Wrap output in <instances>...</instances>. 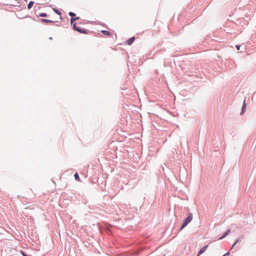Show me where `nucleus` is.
Here are the masks:
<instances>
[{
	"mask_svg": "<svg viewBox=\"0 0 256 256\" xmlns=\"http://www.w3.org/2000/svg\"><path fill=\"white\" fill-rule=\"evenodd\" d=\"M208 246H204L202 248L201 250L199 251L198 256H199L200 254L204 253L206 251Z\"/></svg>",
	"mask_w": 256,
	"mask_h": 256,
	"instance_id": "3",
	"label": "nucleus"
},
{
	"mask_svg": "<svg viewBox=\"0 0 256 256\" xmlns=\"http://www.w3.org/2000/svg\"><path fill=\"white\" fill-rule=\"evenodd\" d=\"M192 215L191 213L188 214V217L184 220L183 224L180 230H182L187 224H188L192 220Z\"/></svg>",
	"mask_w": 256,
	"mask_h": 256,
	"instance_id": "1",
	"label": "nucleus"
},
{
	"mask_svg": "<svg viewBox=\"0 0 256 256\" xmlns=\"http://www.w3.org/2000/svg\"><path fill=\"white\" fill-rule=\"evenodd\" d=\"M22 254L24 256H26L24 252H21Z\"/></svg>",
	"mask_w": 256,
	"mask_h": 256,
	"instance_id": "18",
	"label": "nucleus"
},
{
	"mask_svg": "<svg viewBox=\"0 0 256 256\" xmlns=\"http://www.w3.org/2000/svg\"><path fill=\"white\" fill-rule=\"evenodd\" d=\"M134 40H135V38L134 36L130 38L128 40V42H127L128 44L130 45L134 42Z\"/></svg>",
	"mask_w": 256,
	"mask_h": 256,
	"instance_id": "4",
	"label": "nucleus"
},
{
	"mask_svg": "<svg viewBox=\"0 0 256 256\" xmlns=\"http://www.w3.org/2000/svg\"><path fill=\"white\" fill-rule=\"evenodd\" d=\"M68 14L71 16H74L76 15L75 14L72 12H70Z\"/></svg>",
	"mask_w": 256,
	"mask_h": 256,
	"instance_id": "15",
	"label": "nucleus"
},
{
	"mask_svg": "<svg viewBox=\"0 0 256 256\" xmlns=\"http://www.w3.org/2000/svg\"><path fill=\"white\" fill-rule=\"evenodd\" d=\"M25 1H26V0H24Z\"/></svg>",
	"mask_w": 256,
	"mask_h": 256,
	"instance_id": "19",
	"label": "nucleus"
},
{
	"mask_svg": "<svg viewBox=\"0 0 256 256\" xmlns=\"http://www.w3.org/2000/svg\"><path fill=\"white\" fill-rule=\"evenodd\" d=\"M54 12L57 14H58V15H61L62 14V13L60 12L57 9H56V8H54Z\"/></svg>",
	"mask_w": 256,
	"mask_h": 256,
	"instance_id": "11",
	"label": "nucleus"
},
{
	"mask_svg": "<svg viewBox=\"0 0 256 256\" xmlns=\"http://www.w3.org/2000/svg\"><path fill=\"white\" fill-rule=\"evenodd\" d=\"M41 21L42 22H44L45 23H47V24L53 22V21H52L51 20H48V19H44V18L41 19Z\"/></svg>",
	"mask_w": 256,
	"mask_h": 256,
	"instance_id": "6",
	"label": "nucleus"
},
{
	"mask_svg": "<svg viewBox=\"0 0 256 256\" xmlns=\"http://www.w3.org/2000/svg\"><path fill=\"white\" fill-rule=\"evenodd\" d=\"M246 108V104L245 103V100H244V104H243V106H242V112H241V114H244L245 112Z\"/></svg>",
	"mask_w": 256,
	"mask_h": 256,
	"instance_id": "7",
	"label": "nucleus"
},
{
	"mask_svg": "<svg viewBox=\"0 0 256 256\" xmlns=\"http://www.w3.org/2000/svg\"><path fill=\"white\" fill-rule=\"evenodd\" d=\"M76 23H74L73 24V28H74V29L75 30H76L78 32H79L80 33H82V34H88V32H87V30H84V29H81L80 28H79L78 27L76 26Z\"/></svg>",
	"mask_w": 256,
	"mask_h": 256,
	"instance_id": "2",
	"label": "nucleus"
},
{
	"mask_svg": "<svg viewBox=\"0 0 256 256\" xmlns=\"http://www.w3.org/2000/svg\"><path fill=\"white\" fill-rule=\"evenodd\" d=\"M74 178H76V180H80V178H79V176H78V173H76L74 174Z\"/></svg>",
	"mask_w": 256,
	"mask_h": 256,
	"instance_id": "12",
	"label": "nucleus"
},
{
	"mask_svg": "<svg viewBox=\"0 0 256 256\" xmlns=\"http://www.w3.org/2000/svg\"><path fill=\"white\" fill-rule=\"evenodd\" d=\"M78 19H79V17L72 18L70 20L71 24H72L74 22Z\"/></svg>",
	"mask_w": 256,
	"mask_h": 256,
	"instance_id": "10",
	"label": "nucleus"
},
{
	"mask_svg": "<svg viewBox=\"0 0 256 256\" xmlns=\"http://www.w3.org/2000/svg\"><path fill=\"white\" fill-rule=\"evenodd\" d=\"M240 241V238L238 239L232 245V248L234 246Z\"/></svg>",
	"mask_w": 256,
	"mask_h": 256,
	"instance_id": "14",
	"label": "nucleus"
},
{
	"mask_svg": "<svg viewBox=\"0 0 256 256\" xmlns=\"http://www.w3.org/2000/svg\"><path fill=\"white\" fill-rule=\"evenodd\" d=\"M102 33L103 34H105V35H106L108 36H111V34L110 32H109L108 31V30H102L101 31Z\"/></svg>",
	"mask_w": 256,
	"mask_h": 256,
	"instance_id": "5",
	"label": "nucleus"
},
{
	"mask_svg": "<svg viewBox=\"0 0 256 256\" xmlns=\"http://www.w3.org/2000/svg\"><path fill=\"white\" fill-rule=\"evenodd\" d=\"M230 232V230H227L226 232H225L224 234L220 238V239H222L224 238L226 236H227Z\"/></svg>",
	"mask_w": 256,
	"mask_h": 256,
	"instance_id": "9",
	"label": "nucleus"
},
{
	"mask_svg": "<svg viewBox=\"0 0 256 256\" xmlns=\"http://www.w3.org/2000/svg\"><path fill=\"white\" fill-rule=\"evenodd\" d=\"M229 254H230L229 252H227L226 254H224L222 256H228Z\"/></svg>",
	"mask_w": 256,
	"mask_h": 256,
	"instance_id": "16",
	"label": "nucleus"
},
{
	"mask_svg": "<svg viewBox=\"0 0 256 256\" xmlns=\"http://www.w3.org/2000/svg\"><path fill=\"white\" fill-rule=\"evenodd\" d=\"M34 2L30 1L28 5V9H30L34 5Z\"/></svg>",
	"mask_w": 256,
	"mask_h": 256,
	"instance_id": "8",
	"label": "nucleus"
},
{
	"mask_svg": "<svg viewBox=\"0 0 256 256\" xmlns=\"http://www.w3.org/2000/svg\"><path fill=\"white\" fill-rule=\"evenodd\" d=\"M39 16L42 17H46L47 16V14L46 13H40L39 14Z\"/></svg>",
	"mask_w": 256,
	"mask_h": 256,
	"instance_id": "13",
	"label": "nucleus"
},
{
	"mask_svg": "<svg viewBox=\"0 0 256 256\" xmlns=\"http://www.w3.org/2000/svg\"><path fill=\"white\" fill-rule=\"evenodd\" d=\"M236 48H237L238 50H240V46H236Z\"/></svg>",
	"mask_w": 256,
	"mask_h": 256,
	"instance_id": "17",
	"label": "nucleus"
}]
</instances>
